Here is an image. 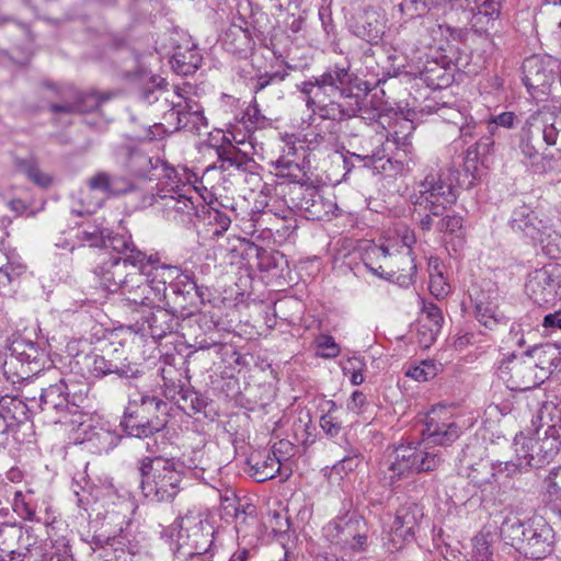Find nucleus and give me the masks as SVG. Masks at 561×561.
Instances as JSON below:
<instances>
[{
    "label": "nucleus",
    "instance_id": "51",
    "mask_svg": "<svg viewBox=\"0 0 561 561\" xmlns=\"http://www.w3.org/2000/svg\"><path fill=\"white\" fill-rule=\"evenodd\" d=\"M327 405L329 407L328 412L321 416L320 426L327 435L334 437L340 433L342 422L334 415V412L336 411L335 402L328 401Z\"/></svg>",
    "mask_w": 561,
    "mask_h": 561
},
{
    "label": "nucleus",
    "instance_id": "26",
    "mask_svg": "<svg viewBox=\"0 0 561 561\" xmlns=\"http://www.w3.org/2000/svg\"><path fill=\"white\" fill-rule=\"evenodd\" d=\"M444 318L440 309L433 302H423L422 313L419 319V343L428 347L440 332Z\"/></svg>",
    "mask_w": 561,
    "mask_h": 561
},
{
    "label": "nucleus",
    "instance_id": "60",
    "mask_svg": "<svg viewBox=\"0 0 561 561\" xmlns=\"http://www.w3.org/2000/svg\"><path fill=\"white\" fill-rule=\"evenodd\" d=\"M12 507L15 513L22 516L24 519L34 520L35 519V511L34 508L25 501L24 495L21 491L14 492V499L12 502Z\"/></svg>",
    "mask_w": 561,
    "mask_h": 561
},
{
    "label": "nucleus",
    "instance_id": "55",
    "mask_svg": "<svg viewBox=\"0 0 561 561\" xmlns=\"http://www.w3.org/2000/svg\"><path fill=\"white\" fill-rule=\"evenodd\" d=\"M317 355L322 358H334L340 354V346L331 335H321L317 340Z\"/></svg>",
    "mask_w": 561,
    "mask_h": 561
},
{
    "label": "nucleus",
    "instance_id": "7",
    "mask_svg": "<svg viewBox=\"0 0 561 561\" xmlns=\"http://www.w3.org/2000/svg\"><path fill=\"white\" fill-rule=\"evenodd\" d=\"M179 527L175 553L179 558L205 556L214 543V527L199 511L188 510L176 519Z\"/></svg>",
    "mask_w": 561,
    "mask_h": 561
},
{
    "label": "nucleus",
    "instance_id": "5",
    "mask_svg": "<svg viewBox=\"0 0 561 561\" xmlns=\"http://www.w3.org/2000/svg\"><path fill=\"white\" fill-rule=\"evenodd\" d=\"M445 461L444 453L425 444L423 439L400 444L393 451V460L380 468L385 486L392 488L398 481L412 474L433 472Z\"/></svg>",
    "mask_w": 561,
    "mask_h": 561
},
{
    "label": "nucleus",
    "instance_id": "25",
    "mask_svg": "<svg viewBox=\"0 0 561 561\" xmlns=\"http://www.w3.org/2000/svg\"><path fill=\"white\" fill-rule=\"evenodd\" d=\"M135 65V69H127L124 76L128 79H139L144 84L139 88L138 98L146 104L158 102L168 91L167 82L159 76L151 75L139 64V60L129 50L126 51Z\"/></svg>",
    "mask_w": 561,
    "mask_h": 561
},
{
    "label": "nucleus",
    "instance_id": "44",
    "mask_svg": "<svg viewBox=\"0 0 561 561\" xmlns=\"http://www.w3.org/2000/svg\"><path fill=\"white\" fill-rule=\"evenodd\" d=\"M112 237L107 229L93 225L85 227L78 233V239L81 242L87 243L91 248L100 249L111 248L110 239Z\"/></svg>",
    "mask_w": 561,
    "mask_h": 561
},
{
    "label": "nucleus",
    "instance_id": "24",
    "mask_svg": "<svg viewBox=\"0 0 561 561\" xmlns=\"http://www.w3.org/2000/svg\"><path fill=\"white\" fill-rule=\"evenodd\" d=\"M351 32L369 44H378L386 32V20L381 12L366 7L352 16Z\"/></svg>",
    "mask_w": 561,
    "mask_h": 561
},
{
    "label": "nucleus",
    "instance_id": "23",
    "mask_svg": "<svg viewBox=\"0 0 561 561\" xmlns=\"http://www.w3.org/2000/svg\"><path fill=\"white\" fill-rule=\"evenodd\" d=\"M325 98L317 96L314 103L309 102V96L305 98L307 107L322 119L344 121L356 116L360 111L359 96L329 98V102H325Z\"/></svg>",
    "mask_w": 561,
    "mask_h": 561
},
{
    "label": "nucleus",
    "instance_id": "29",
    "mask_svg": "<svg viewBox=\"0 0 561 561\" xmlns=\"http://www.w3.org/2000/svg\"><path fill=\"white\" fill-rule=\"evenodd\" d=\"M416 524V516L411 506H402L397 511L389 538L394 549H401L404 542L413 538Z\"/></svg>",
    "mask_w": 561,
    "mask_h": 561
},
{
    "label": "nucleus",
    "instance_id": "10",
    "mask_svg": "<svg viewBox=\"0 0 561 561\" xmlns=\"http://www.w3.org/2000/svg\"><path fill=\"white\" fill-rule=\"evenodd\" d=\"M511 228L535 243H539L550 257L561 255V236L551 226L538 218L536 213L526 205L514 209Z\"/></svg>",
    "mask_w": 561,
    "mask_h": 561
},
{
    "label": "nucleus",
    "instance_id": "53",
    "mask_svg": "<svg viewBox=\"0 0 561 561\" xmlns=\"http://www.w3.org/2000/svg\"><path fill=\"white\" fill-rule=\"evenodd\" d=\"M552 410L554 411V417L557 420L554 421L553 417H551V423L545 422L543 411L540 413V420L542 422L541 428L546 426L543 437L551 438L561 444V414L556 407H553Z\"/></svg>",
    "mask_w": 561,
    "mask_h": 561
},
{
    "label": "nucleus",
    "instance_id": "35",
    "mask_svg": "<svg viewBox=\"0 0 561 561\" xmlns=\"http://www.w3.org/2000/svg\"><path fill=\"white\" fill-rule=\"evenodd\" d=\"M5 535L10 537L12 540H18V550H15V554L19 557L25 558L27 553H33L35 551L36 556L42 554V548L38 546L37 537L33 534L31 528H23L21 526H16L15 524H4V526L0 529V536Z\"/></svg>",
    "mask_w": 561,
    "mask_h": 561
},
{
    "label": "nucleus",
    "instance_id": "31",
    "mask_svg": "<svg viewBox=\"0 0 561 561\" xmlns=\"http://www.w3.org/2000/svg\"><path fill=\"white\" fill-rule=\"evenodd\" d=\"M249 474L257 482H264L280 473L279 459L270 451H255L248 458Z\"/></svg>",
    "mask_w": 561,
    "mask_h": 561
},
{
    "label": "nucleus",
    "instance_id": "46",
    "mask_svg": "<svg viewBox=\"0 0 561 561\" xmlns=\"http://www.w3.org/2000/svg\"><path fill=\"white\" fill-rule=\"evenodd\" d=\"M157 163L161 168V178L164 180L161 185L169 186L167 193H175V190L183 192V185L187 184L182 181L179 170L159 158H157Z\"/></svg>",
    "mask_w": 561,
    "mask_h": 561
},
{
    "label": "nucleus",
    "instance_id": "20",
    "mask_svg": "<svg viewBox=\"0 0 561 561\" xmlns=\"http://www.w3.org/2000/svg\"><path fill=\"white\" fill-rule=\"evenodd\" d=\"M336 540L353 551H364L368 546V526L356 512L337 517L332 524Z\"/></svg>",
    "mask_w": 561,
    "mask_h": 561
},
{
    "label": "nucleus",
    "instance_id": "4",
    "mask_svg": "<svg viewBox=\"0 0 561 561\" xmlns=\"http://www.w3.org/2000/svg\"><path fill=\"white\" fill-rule=\"evenodd\" d=\"M560 352L554 344L535 347L518 358L513 356L502 363L500 370L507 387L514 391H527L540 386L560 364Z\"/></svg>",
    "mask_w": 561,
    "mask_h": 561
},
{
    "label": "nucleus",
    "instance_id": "61",
    "mask_svg": "<svg viewBox=\"0 0 561 561\" xmlns=\"http://www.w3.org/2000/svg\"><path fill=\"white\" fill-rule=\"evenodd\" d=\"M538 172H560L561 171V151L557 154H542L540 163L533 164Z\"/></svg>",
    "mask_w": 561,
    "mask_h": 561
},
{
    "label": "nucleus",
    "instance_id": "9",
    "mask_svg": "<svg viewBox=\"0 0 561 561\" xmlns=\"http://www.w3.org/2000/svg\"><path fill=\"white\" fill-rule=\"evenodd\" d=\"M355 80L356 76L351 71L350 62L346 61L328 67L323 73L313 77L312 80L297 84V89L305 96H309L310 103H314L317 96L334 99L359 96L353 93Z\"/></svg>",
    "mask_w": 561,
    "mask_h": 561
},
{
    "label": "nucleus",
    "instance_id": "59",
    "mask_svg": "<svg viewBox=\"0 0 561 561\" xmlns=\"http://www.w3.org/2000/svg\"><path fill=\"white\" fill-rule=\"evenodd\" d=\"M3 371L7 376L8 380H11L12 383L27 380L33 373V367H27L25 364L19 363L14 365V368L12 370H9L7 367V358L3 363Z\"/></svg>",
    "mask_w": 561,
    "mask_h": 561
},
{
    "label": "nucleus",
    "instance_id": "13",
    "mask_svg": "<svg viewBox=\"0 0 561 561\" xmlns=\"http://www.w3.org/2000/svg\"><path fill=\"white\" fill-rule=\"evenodd\" d=\"M48 88L57 98V101L49 104V111L54 114L71 115L93 112L108 100L106 94L95 92L82 93L72 87H56L51 84Z\"/></svg>",
    "mask_w": 561,
    "mask_h": 561
},
{
    "label": "nucleus",
    "instance_id": "43",
    "mask_svg": "<svg viewBox=\"0 0 561 561\" xmlns=\"http://www.w3.org/2000/svg\"><path fill=\"white\" fill-rule=\"evenodd\" d=\"M183 106L185 111L190 112V121H182V129L192 134H199L202 128L207 126L202 105L195 99L184 96Z\"/></svg>",
    "mask_w": 561,
    "mask_h": 561
},
{
    "label": "nucleus",
    "instance_id": "64",
    "mask_svg": "<svg viewBox=\"0 0 561 561\" xmlns=\"http://www.w3.org/2000/svg\"><path fill=\"white\" fill-rule=\"evenodd\" d=\"M430 291L436 298H444L450 291V286L444 275L433 274L428 284Z\"/></svg>",
    "mask_w": 561,
    "mask_h": 561
},
{
    "label": "nucleus",
    "instance_id": "40",
    "mask_svg": "<svg viewBox=\"0 0 561 561\" xmlns=\"http://www.w3.org/2000/svg\"><path fill=\"white\" fill-rule=\"evenodd\" d=\"M474 317L485 329L493 331L499 325H506L508 319L499 308L489 301L477 300L474 304Z\"/></svg>",
    "mask_w": 561,
    "mask_h": 561
},
{
    "label": "nucleus",
    "instance_id": "27",
    "mask_svg": "<svg viewBox=\"0 0 561 561\" xmlns=\"http://www.w3.org/2000/svg\"><path fill=\"white\" fill-rule=\"evenodd\" d=\"M179 327V317L172 311L156 307L145 317L142 330H147L154 340H161L173 333Z\"/></svg>",
    "mask_w": 561,
    "mask_h": 561
},
{
    "label": "nucleus",
    "instance_id": "63",
    "mask_svg": "<svg viewBox=\"0 0 561 561\" xmlns=\"http://www.w3.org/2000/svg\"><path fill=\"white\" fill-rule=\"evenodd\" d=\"M277 174L284 178H289L296 181L300 173V168L297 163L286 158H280L275 162Z\"/></svg>",
    "mask_w": 561,
    "mask_h": 561
},
{
    "label": "nucleus",
    "instance_id": "12",
    "mask_svg": "<svg viewBox=\"0 0 561 561\" xmlns=\"http://www.w3.org/2000/svg\"><path fill=\"white\" fill-rule=\"evenodd\" d=\"M484 448L478 442L466 445L462 449V457L460 462L467 469V478L478 489L485 491L494 482L501 473L505 470H500L503 462H493L488 458L482 457Z\"/></svg>",
    "mask_w": 561,
    "mask_h": 561
},
{
    "label": "nucleus",
    "instance_id": "6",
    "mask_svg": "<svg viewBox=\"0 0 561 561\" xmlns=\"http://www.w3.org/2000/svg\"><path fill=\"white\" fill-rule=\"evenodd\" d=\"M168 423V403L147 393L129 396L121 426L127 435L141 438L162 431Z\"/></svg>",
    "mask_w": 561,
    "mask_h": 561
},
{
    "label": "nucleus",
    "instance_id": "47",
    "mask_svg": "<svg viewBox=\"0 0 561 561\" xmlns=\"http://www.w3.org/2000/svg\"><path fill=\"white\" fill-rule=\"evenodd\" d=\"M170 289L175 296H183L184 299H186V296H192L193 294L203 299L202 288L190 274L184 273L182 277L171 285Z\"/></svg>",
    "mask_w": 561,
    "mask_h": 561
},
{
    "label": "nucleus",
    "instance_id": "56",
    "mask_svg": "<svg viewBox=\"0 0 561 561\" xmlns=\"http://www.w3.org/2000/svg\"><path fill=\"white\" fill-rule=\"evenodd\" d=\"M471 561H493L490 545L483 536H477L472 540Z\"/></svg>",
    "mask_w": 561,
    "mask_h": 561
},
{
    "label": "nucleus",
    "instance_id": "48",
    "mask_svg": "<svg viewBox=\"0 0 561 561\" xmlns=\"http://www.w3.org/2000/svg\"><path fill=\"white\" fill-rule=\"evenodd\" d=\"M439 367L440 364L435 360H423L420 365L410 367L405 375L416 381H427L437 375Z\"/></svg>",
    "mask_w": 561,
    "mask_h": 561
},
{
    "label": "nucleus",
    "instance_id": "14",
    "mask_svg": "<svg viewBox=\"0 0 561 561\" xmlns=\"http://www.w3.org/2000/svg\"><path fill=\"white\" fill-rule=\"evenodd\" d=\"M76 387L75 383L68 385L64 379H60L47 388H41V394L37 399L26 390L24 399L31 403H35L37 412L44 413H62L69 410V407H79L83 401L82 394L72 391Z\"/></svg>",
    "mask_w": 561,
    "mask_h": 561
},
{
    "label": "nucleus",
    "instance_id": "39",
    "mask_svg": "<svg viewBox=\"0 0 561 561\" xmlns=\"http://www.w3.org/2000/svg\"><path fill=\"white\" fill-rule=\"evenodd\" d=\"M542 488L547 506L561 519V466L549 471L542 481Z\"/></svg>",
    "mask_w": 561,
    "mask_h": 561
},
{
    "label": "nucleus",
    "instance_id": "16",
    "mask_svg": "<svg viewBox=\"0 0 561 561\" xmlns=\"http://www.w3.org/2000/svg\"><path fill=\"white\" fill-rule=\"evenodd\" d=\"M529 298L538 306L552 304L560 297L561 265L548 264L535 270L525 285Z\"/></svg>",
    "mask_w": 561,
    "mask_h": 561
},
{
    "label": "nucleus",
    "instance_id": "34",
    "mask_svg": "<svg viewBox=\"0 0 561 561\" xmlns=\"http://www.w3.org/2000/svg\"><path fill=\"white\" fill-rule=\"evenodd\" d=\"M39 350L33 342L16 340L10 346V354L7 356V367L9 370L14 368L15 364L22 363L27 367H33V373L39 371Z\"/></svg>",
    "mask_w": 561,
    "mask_h": 561
},
{
    "label": "nucleus",
    "instance_id": "37",
    "mask_svg": "<svg viewBox=\"0 0 561 561\" xmlns=\"http://www.w3.org/2000/svg\"><path fill=\"white\" fill-rule=\"evenodd\" d=\"M334 206L316 190H307L299 203V208L310 220H323L333 211Z\"/></svg>",
    "mask_w": 561,
    "mask_h": 561
},
{
    "label": "nucleus",
    "instance_id": "2",
    "mask_svg": "<svg viewBox=\"0 0 561 561\" xmlns=\"http://www.w3.org/2000/svg\"><path fill=\"white\" fill-rule=\"evenodd\" d=\"M210 465L209 458L202 450L193 451L192 457L183 460L161 456L144 457L138 461L141 492L150 502L172 501L181 491L185 476L203 479Z\"/></svg>",
    "mask_w": 561,
    "mask_h": 561
},
{
    "label": "nucleus",
    "instance_id": "21",
    "mask_svg": "<svg viewBox=\"0 0 561 561\" xmlns=\"http://www.w3.org/2000/svg\"><path fill=\"white\" fill-rule=\"evenodd\" d=\"M110 247L116 253L114 255L130 271L140 272L144 277L147 275L150 266L158 263V254L147 255L137 249L131 237L127 234H114L110 239Z\"/></svg>",
    "mask_w": 561,
    "mask_h": 561
},
{
    "label": "nucleus",
    "instance_id": "1",
    "mask_svg": "<svg viewBox=\"0 0 561 561\" xmlns=\"http://www.w3.org/2000/svg\"><path fill=\"white\" fill-rule=\"evenodd\" d=\"M458 198L454 172L438 171L428 173L416 184L410 196L414 206V216L423 231L435 228L439 232L459 236L462 217L449 214L448 209Z\"/></svg>",
    "mask_w": 561,
    "mask_h": 561
},
{
    "label": "nucleus",
    "instance_id": "3",
    "mask_svg": "<svg viewBox=\"0 0 561 561\" xmlns=\"http://www.w3.org/2000/svg\"><path fill=\"white\" fill-rule=\"evenodd\" d=\"M502 539L526 558L539 560L551 554L554 548V530L539 515L520 519L514 514L507 515L500 527Z\"/></svg>",
    "mask_w": 561,
    "mask_h": 561
},
{
    "label": "nucleus",
    "instance_id": "41",
    "mask_svg": "<svg viewBox=\"0 0 561 561\" xmlns=\"http://www.w3.org/2000/svg\"><path fill=\"white\" fill-rule=\"evenodd\" d=\"M224 44L233 54H242L253 45L252 34L248 27L233 23L225 33Z\"/></svg>",
    "mask_w": 561,
    "mask_h": 561
},
{
    "label": "nucleus",
    "instance_id": "19",
    "mask_svg": "<svg viewBox=\"0 0 561 561\" xmlns=\"http://www.w3.org/2000/svg\"><path fill=\"white\" fill-rule=\"evenodd\" d=\"M182 191L175 190V193L163 194V216L175 224L188 225L197 214L196 201L197 192L192 185H183Z\"/></svg>",
    "mask_w": 561,
    "mask_h": 561
},
{
    "label": "nucleus",
    "instance_id": "52",
    "mask_svg": "<svg viewBox=\"0 0 561 561\" xmlns=\"http://www.w3.org/2000/svg\"><path fill=\"white\" fill-rule=\"evenodd\" d=\"M536 442V455L540 459V467L549 461L560 450L561 444L551 438L540 437L535 438Z\"/></svg>",
    "mask_w": 561,
    "mask_h": 561
},
{
    "label": "nucleus",
    "instance_id": "30",
    "mask_svg": "<svg viewBox=\"0 0 561 561\" xmlns=\"http://www.w3.org/2000/svg\"><path fill=\"white\" fill-rule=\"evenodd\" d=\"M216 153L218 157L217 163H219V165H214L213 168H219L221 171H227L230 168L245 170L248 163L251 161V152L244 148L234 146L226 136H222V142L217 146Z\"/></svg>",
    "mask_w": 561,
    "mask_h": 561
},
{
    "label": "nucleus",
    "instance_id": "62",
    "mask_svg": "<svg viewBox=\"0 0 561 561\" xmlns=\"http://www.w3.org/2000/svg\"><path fill=\"white\" fill-rule=\"evenodd\" d=\"M478 19L485 16L488 20H494L499 16L501 10L500 0H477Z\"/></svg>",
    "mask_w": 561,
    "mask_h": 561
},
{
    "label": "nucleus",
    "instance_id": "49",
    "mask_svg": "<svg viewBox=\"0 0 561 561\" xmlns=\"http://www.w3.org/2000/svg\"><path fill=\"white\" fill-rule=\"evenodd\" d=\"M221 507L226 517H233L237 520L241 519L242 523L245 522L248 515H252L255 511L251 505H249L247 510H241L233 494L232 496L227 494L221 496Z\"/></svg>",
    "mask_w": 561,
    "mask_h": 561
},
{
    "label": "nucleus",
    "instance_id": "32",
    "mask_svg": "<svg viewBox=\"0 0 561 561\" xmlns=\"http://www.w3.org/2000/svg\"><path fill=\"white\" fill-rule=\"evenodd\" d=\"M537 119L536 131L547 146H556L561 151V110L557 112L539 111L534 113Z\"/></svg>",
    "mask_w": 561,
    "mask_h": 561
},
{
    "label": "nucleus",
    "instance_id": "17",
    "mask_svg": "<svg viewBox=\"0 0 561 561\" xmlns=\"http://www.w3.org/2000/svg\"><path fill=\"white\" fill-rule=\"evenodd\" d=\"M557 61L550 56L534 55L523 62V82L534 98L548 95L556 80Z\"/></svg>",
    "mask_w": 561,
    "mask_h": 561
},
{
    "label": "nucleus",
    "instance_id": "18",
    "mask_svg": "<svg viewBox=\"0 0 561 561\" xmlns=\"http://www.w3.org/2000/svg\"><path fill=\"white\" fill-rule=\"evenodd\" d=\"M183 274L179 266L163 264L158 256V263L152 264L145 276L146 290L141 295V306L150 307L156 301L163 300L167 297L168 287H171Z\"/></svg>",
    "mask_w": 561,
    "mask_h": 561
},
{
    "label": "nucleus",
    "instance_id": "11",
    "mask_svg": "<svg viewBox=\"0 0 561 561\" xmlns=\"http://www.w3.org/2000/svg\"><path fill=\"white\" fill-rule=\"evenodd\" d=\"M370 254L382 257L380 268L387 270V279L400 287H409L414 283L416 264L411 249L399 250L398 242L389 241L380 247H374L367 255Z\"/></svg>",
    "mask_w": 561,
    "mask_h": 561
},
{
    "label": "nucleus",
    "instance_id": "22",
    "mask_svg": "<svg viewBox=\"0 0 561 561\" xmlns=\"http://www.w3.org/2000/svg\"><path fill=\"white\" fill-rule=\"evenodd\" d=\"M514 457L504 461L500 470L506 471L507 478L527 472L531 468H540V459L536 455V442L534 437L516 434L513 440Z\"/></svg>",
    "mask_w": 561,
    "mask_h": 561
},
{
    "label": "nucleus",
    "instance_id": "54",
    "mask_svg": "<svg viewBox=\"0 0 561 561\" xmlns=\"http://www.w3.org/2000/svg\"><path fill=\"white\" fill-rule=\"evenodd\" d=\"M362 462V455L357 450H351L337 463L333 466V471L339 474H347L354 471Z\"/></svg>",
    "mask_w": 561,
    "mask_h": 561
},
{
    "label": "nucleus",
    "instance_id": "42",
    "mask_svg": "<svg viewBox=\"0 0 561 561\" xmlns=\"http://www.w3.org/2000/svg\"><path fill=\"white\" fill-rule=\"evenodd\" d=\"M89 371L92 376L96 378H103L111 374H116L123 378L137 377L138 370L133 371L130 375L128 370L119 367L117 364L112 360L106 359L102 355L94 354L89 357Z\"/></svg>",
    "mask_w": 561,
    "mask_h": 561
},
{
    "label": "nucleus",
    "instance_id": "28",
    "mask_svg": "<svg viewBox=\"0 0 561 561\" xmlns=\"http://www.w3.org/2000/svg\"><path fill=\"white\" fill-rule=\"evenodd\" d=\"M92 191H100L106 195H124L136 190V185L126 176L111 174L104 171L95 173L88 180Z\"/></svg>",
    "mask_w": 561,
    "mask_h": 561
},
{
    "label": "nucleus",
    "instance_id": "38",
    "mask_svg": "<svg viewBox=\"0 0 561 561\" xmlns=\"http://www.w3.org/2000/svg\"><path fill=\"white\" fill-rule=\"evenodd\" d=\"M203 57L195 45L178 47L171 58L172 68L183 76L194 73L201 66Z\"/></svg>",
    "mask_w": 561,
    "mask_h": 561
},
{
    "label": "nucleus",
    "instance_id": "36",
    "mask_svg": "<svg viewBox=\"0 0 561 561\" xmlns=\"http://www.w3.org/2000/svg\"><path fill=\"white\" fill-rule=\"evenodd\" d=\"M537 119L531 114L523 126L519 135L518 148L523 157L534 164V160L538 158L541 150V131H536Z\"/></svg>",
    "mask_w": 561,
    "mask_h": 561
},
{
    "label": "nucleus",
    "instance_id": "50",
    "mask_svg": "<svg viewBox=\"0 0 561 561\" xmlns=\"http://www.w3.org/2000/svg\"><path fill=\"white\" fill-rule=\"evenodd\" d=\"M176 101H171V108L164 112L163 121L170 131H176L182 129L181 114L183 111V99L182 94L176 95Z\"/></svg>",
    "mask_w": 561,
    "mask_h": 561
},
{
    "label": "nucleus",
    "instance_id": "15",
    "mask_svg": "<svg viewBox=\"0 0 561 561\" xmlns=\"http://www.w3.org/2000/svg\"><path fill=\"white\" fill-rule=\"evenodd\" d=\"M420 433L425 444L438 448L457 440L461 434V427L444 407H438L427 413Z\"/></svg>",
    "mask_w": 561,
    "mask_h": 561
},
{
    "label": "nucleus",
    "instance_id": "57",
    "mask_svg": "<svg viewBox=\"0 0 561 561\" xmlns=\"http://www.w3.org/2000/svg\"><path fill=\"white\" fill-rule=\"evenodd\" d=\"M207 214L209 224L216 226L213 232L215 236H221L229 229L231 219L227 214L215 208L208 209Z\"/></svg>",
    "mask_w": 561,
    "mask_h": 561
},
{
    "label": "nucleus",
    "instance_id": "8",
    "mask_svg": "<svg viewBox=\"0 0 561 561\" xmlns=\"http://www.w3.org/2000/svg\"><path fill=\"white\" fill-rule=\"evenodd\" d=\"M95 274L108 291H118L128 304L141 306V295L146 286L140 272L128 270L113 255L95 268Z\"/></svg>",
    "mask_w": 561,
    "mask_h": 561
},
{
    "label": "nucleus",
    "instance_id": "45",
    "mask_svg": "<svg viewBox=\"0 0 561 561\" xmlns=\"http://www.w3.org/2000/svg\"><path fill=\"white\" fill-rule=\"evenodd\" d=\"M128 167L136 176L151 179L150 172L157 170L159 163H157V158L153 160L144 152L134 151L129 156Z\"/></svg>",
    "mask_w": 561,
    "mask_h": 561
},
{
    "label": "nucleus",
    "instance_id": "33",
    "mask_svg": "<svg viewBox=\"0 0 561 561\" xmlns=\"http://www.w3.org/2000/svg\"><path fill=\"white\" fill-rule=\"evenodd\" d=\"M37 413L35 403L22 400L16 397L4 396L0 399V416L5 421H10L8 425L13 423H24Z\"/></svg>",
    "mask_w": 561,
    "mask_h": 561
},
{
    "label": "nucleus",
    "instance_id": "58",
    "mask_svg": "<svg viewBox=\"0 0 561 561\" xmlns=\"http://www.w3.org/2000/svg\"><path fill=\"white\" fill-rule=\"evenodd\" d=\"M401 13L409 18L420 16L430 10V5L426 0H403L399 4Z\"/></svg>",
    "mask_w": 561,
    "mask_h": 561
}]
</instances>
